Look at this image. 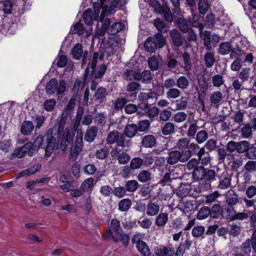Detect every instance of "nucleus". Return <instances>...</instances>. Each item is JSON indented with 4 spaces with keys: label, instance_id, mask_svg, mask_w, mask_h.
I'll list each match as a JSON object with an SVG mask.
<instances>
[{
    "label": "nucleus",
    "instance_id": "1",
    "mask_svg": "<svg viewBox=\"0 0 256 256\" xmlns=\"http://www.w3.org/2000/svg\"><path fill=\"white\" fill-rule=\"evenodd\" d=\"M38 148L45 150V156L49 157L53 152L56 144V138L53 136V130L49 128L44 135H38L32 144Z\"/></svg>",
    "mask_w": 256,
    "mask_h": 256
},
{
    "label": "nucleus",
    "instance_id": "2",
    "mask_svg": "<svg viewBox=\"0 0 256 256\" xmlns=\"http://www.w3.org/2000/svg\"><path fill=\"white\" fill-rule=\"evenodd\" d=\"M108 236L114 242H120L126 248L130 241L128 234L123 233L120 222L116 218L110 221V228L107 231Z\"/></svg>",
    "mask_w": 256,
    "mask_h": 256
},
{
    "label": "nucleus",
    "instance_id": "3",
    "mask_svg": "<svg viewBox=\"0 0 256 256\" xmlns=\"http://www.w3.org/2000/svg\"><path fill=\"white\" fill-rule=\"evenodd\" d=\"M127 3V0H100V2L94 4V14L98 16L102 10L100 16L111 13L116 8H120Z\"/></svg>",
    "mask_w": 256,
    "mask_h": 256
},
{
    "label": "nucleus",
    "instance_id": "4",
    "mask_svg": "<svg viewBox=\"0 0 256 256\" xmlns=\"http://www.w3.org/2000/svg\"><path fill=\"white\" fill-rule=\"evenodd\" d=\"M192 154L191 150L180 152L177 150H174L168 153L166 162L171 166L176 164L178 162L186 163L191 158Z\"/></svg>",
    "mask_w": 256,
    "mask_h": 256
},
{
    "label": "nucleus",
    "instance_id": "5",
    "mask_svg": "<svg viewBox=\"0 0 256 256\" xmlns=\"http://www.w3.org/2000/svg\"><path fill=\"white\" fill-rule=\"evenodd\" d=\"M218 52L222 56L230 54V58L233 60L235 56H240V52H242V48L238 44L234 47L230 42H222L219 45Z\"/></svg>",
    "mask_w": 256,
    "mask_h": 256
},
{
    "label": "nucleus",
    "instance_id": "6",
    "mask_svg": "<svg viewBox=\"0 0 256 256\" xmlns=\"http://www.w3.org/2000/svg\"><path fill=\"white\" fill-rule=\"evenodd\" d=\"M83 134L81 130H78L74 144L70 148V160L74 162L76 159L83 148Z\"/></svg>",
    "mask_w": 256,
    "mask_h": 256
},
{
    "label": "nucleus",
    "instance_id": "7",
    "mask_svg": "<svg viewBox=\"0 0 256 256\" xmlns=\"http://www.w3.org/2000/svg\"><path fill=\"white\" fill-rule=\"evenodd\" d=\"M204 41V45L208 51H211L212 46L216 47L220 40V37L216 34H212L210 31L204 30L201 37Z\"/></svg>",
    "mask_w": 256,
    "mask_h": 256
},
{
    "label": "nucleus",
    "instance_id": "8",
    "mask_svg": "<svg viewBox=\"0 0 256 256\" xmlns=\"http://www.w3.org/2000/svg\"><path fill=\"white\" fill-rule=\"evenodd\" d=\"M169 35L172 48H178L184 45L185 48V36L178 30L173 28L170 32Z\"/></svg>",
    "mask_w": 256,
    "mask_h": 256
},
{
    "label": "nucleus",
    "instance_id": "9",
    "mask_svg": "<svg viewBox=\"0 0 256 256\" xmlns=\"http://www.w3.org/2000/svg\"><path fill=\"white\" fill-rule=\"evenodd\" d=\"M106 141V143L110 145L116 143V146H121L122 148L125 147L124 134H119L118 132L116 130H114L110 132L107 136Z\"/></svg>",
    "mask_w": 256,
    "mask_h": 256
},
{
    "label": "nucleus",
    "instance_id": "10",
    "mask_svg": "<svg viewBox=\"0 0 256 256\" xmlns=\"http://www.w3.org/2000/svg\"><path fill=\"white\" fill-rule=\"evenodd\" d=\"M218 176V174L214 170L206 169L204 178V181L200 184L202 188L205 190L210 189L212 182L216 180Z\"/></svg>",
    "mask_w": 256,
    "mask_h": 256
},
{
    "label": "nucleus",
    "instance_id": "11",
    "mask_svg": "<svg viewBox=\"0 0 256 256\" xmlns=\"http://www.w3.org/2000/svg\"><path fill=\"white\" fill-rule=\"evenodd\" d=\"M124 88L128 92L126 96H129L132 100L136 99L138 94L136 91L140 89V84L136 80L132 81L126 86Z\"/></svg>",
    "mask_w": 256,
    "mask_h": 256
},
{
    "label": "nucleus",
    "instance_id": "12",
    "mask_svg": "<svg viewBox=\"0 0 256 256\" xmlns=\"http://www.w3.org/2000/svg\"><path fill=\"white\" fill-rule=\"evenodd\" d=\"M228 156H230L231 161L230 163V170L236 172V175L238 176L240 172H238V169L243 165L244 160L240 157H235L233 154H228Z\"/></svg>",
    "mask_w": 256,
    "mask_h": 256
},
{
    "label": "nucleus",
    "instance_id": "13",
    "mask_svg": "<svg viewBox=\"0 0 256 256\" xmlns=\"http://www.w3.org/2000/svg\"><path fill=\"white\" fill-rule=\"evenodd\" d=\"M98 58V54L96 53H95L94 54H93L92 59L90 60L88 65H90V68L91 69V71L88 74V76L87 78H86V79L85 75H84L83 83L84 84L88 83L90 80H96V78H94V69L96 66Z\"/></svg>",
    "mask_w": 256,
    "mask_h": 256
},
{
    "label": "nucleus",
    "instance_id": "14",
    "mask_svg": "<svg viewBox=\"0 0 256 256\" xmlns=\"http://www.w3.org/2000/svg\"><path fill=\"white\" fill-rule=\"evenodd\" d=\"M219 184L217 188L220 190H226L231 186L232 176L226 172H223L218 176Z\"/></svg>",
    "mask_w": 256,
    "mask_h": 256
},
{
    "label": "nucleus",
    "instance_id": "15",
    "mask_svg": "<svg viewBox=\"0 0 256 256\" xmlns=\"http://www.w3.org/2000/svg\"><path fill=\"white\" fill-rule=\"evenodd\" d=\"M154 252L157 256H173L174 250L172 247L160 246L154 248Z\"/></svg>",
    "mask_w": 256,
    "mask_h": 256
},
{
    "label": "nucleus",
    "instance_id": "16",
    "mask_svg": "<svg viewBox=\"0 0 256 256\" xmlns=\"http://www.w3.org/2000/svg\"><path fill=\"white\" fill-rule=\"evenodd\" d=\"M137 81L142 82V84H148L152 80V74L150 70H144L142 72H138Z\"/></svg>",
    "mask_w": 256,
    "mask_h": 256
},
{
    "label": "nucleus",
    "instance_id": "17",
    "mask_svg": "<svg viewBox=\"0 0 256 256\" xmlns=\"http://www.w3.org/2000/svg\"><path fill=\"white\" fill-rule=\"evenodd\" d=\"M209 88V83L208 82L206 78L203 76L201 80L198 79V86L195 84H194L192 88H194L196 91H198L200 89V92L204 96H206L208 92Z\"/></svg>",
    "mask_w": 256,
    "mask_h": 256
},
{
    "label": "nucleus",
    "instance_id": "18",
    "mask_svg": "<svg viewBox=\"0 0 256 256\" xmlns=\"http://www.w3.org/2000/svg\"><path fill=\"white\" fill-rule=\"evenodd\" d=\"M224 96L219 90L213 92L210 96V100L212 106L218 107L222 102Z\"/></svg>",
    "mask_w": 256,
    "mask_h": 256
},
{
    "label": "nucleus",
    "instance_id": "19",
    "mask_svg": "<svg viewBox=\"0 0 256 256\" xmlns=\"http://www.w3.org/2000/svg\"><path fill=\"white\" fill-rule=\"evenodd\" d=\"M156 143V138L152 134H148L142 138L141 145L145 148H152Z\"/></svg>",
    "mask_w": 256,
    "mask_h": 256
},
{
    "label": "nucleus",
    "instance_id": "20",
    "mask_svg": "<svg viewBox=\"0 0 256 256\" xmlns=\"http://www.w3.org/2000/svg\"><path fill=\"white\" fill-rule=\"evenodd\" d=\"M157 13L160 14L163 18L168 22H172L174 20L172 12L167 4L162 5Z\"/></svg>",
    "mask_w": 256,
    "mask_h": 256
},
{
    "label": "nucleus",
    "instance_id": "21",
    "mask_svg": "<svg viewBox=\"0 0 256 256\" xmlns=\"http://www.w3.org/2000/svg\"><path fill=\"white\" fill-rule=\"evenodd\" d=\"M108 92L106 88H98L94 96V99L98 104H102L106 100Z\"/></svg>",
    "mask_w": 256,
    "mask_h": 256
},
{
    "label": "nucleus",
    "instance_id": "22",
    "mask_svg": "<svg viewBox=\"0 0 256 256\" xmlns=\"http://www.w3.org/2000/svg\"><path fill=\"white\" fill-rule=\"evenodd\" d=\"M175 22L178 27L180 28V31L183 33H186L192 28L189 26L188 22L183 17H178L175 20Z\"/></svg>",
    "mask_w": 256,
    "mask_h": 256
},
{
    "label": "nucleus",
    "instance_id": "23",
    "mask_svg": "<svg viewBox=\"0 0 256 256\" xmlns=\"http://www.w3.org/2000/svg\"><path fill=\"white\" fill-rule=\"evenodd\" d=\"M206 169L204 166H200L194 170L192 172V176L195 181H200L204 180V174Z\"/></svg>",
    "mask_w": 256,
    "mask_h": 256
},
{
    "label": "nucleus",
    "instance_id": "24",
    "mask_svg": "<svg viewBox=\"0 0 256 256\" xmlns=\"http://www.w3.org/2000/svg\"><path fill=\"white\" fill-rule=\"evenodd\" d=\"M137 125L134 124H128L124 128V141L126 140V137L129 138H133L136 136L138 132Z\"/></svg>",
    "mask_w": 256,
    "mask_h": 256
},
{
    "label": "nucleus",
    "instance_id": "25",
    "mask_svg": "<svg viewBox=\"0 0 256 256\" xmlns=\"http://www.w3.org/2000/svg\"><path fill=\"white\" fill-rule=\"evenodd\" d=\"M41 168V164H37L32 167L27 168L19 172L16 176V178H19L22 176H28L30 175L35 174Z\"/></svg>",
    "mask_w": 256,
    "mask_h": 256
},
{
    "label": "nucleus",
    "instance_id": "26",
    "mask_svg": "<svg viewBox=\"0 0 256 256\" xmlns=\"http://www.w3.org/2000/svg\"><path fill=\"white\" fill-rule=\"evenodd\" d=\"M33 123L29 120L24 121L20 126V132L24 136H29L34 129Z\"/></svg>",
    "mask_w": 256,
    "mask_h": 256
},
{
    "label": "nucleus",
    "instance_id": "27",
    "mask_svg": "<svg viewBox=\"0 0 256 256\" xmlns=\"http://www.w3.org/2000/svg\"><path fill=\"white\" fill-rule=\"evenodd\" d=\"M240 56H235V60L232 62L230 66V68L233 71H238L240 70L242 66V56L243 55H245V52L242 49V52H240Z\"/></svg>",
    "mask_w": 256,
    "mask_h": 256
},
{
    "label": "nucleus",
    "instance_id": "28",
    "mask_svg": "<svg viewBox=\"0 0 256 256\" xmlns=\"http://www.w3.org/2000/svg\"><path fill=\"white\" fill-rule=\"evenodd\" d=\"M98 128L96 126H92L86 130L84 135V140L88 142H92L98 134Z\"/></svg>",
    "mask_w": 256,
    "mask_h": 256
},
{
    "label": "nucleus",
    "instance_id": "29",
    "mask_svg": "<svg viewBox=\"0 0 256 256\" xmlns=\"http://www.w3.org/2000/svg\"><path fill=\"white\" fill-rule=\"evenodd\" d=\"M138 72L132 69L127 68L122 74L124 80L132 82L134 80L137 81Z\"/></svg>",
    "mask_w": 256,
    "mask_h": 256
},
{
    "label": "nucleus",
    "instance_id": "30",
    "mask_svg": "<svg viewBox=\"0 0 256 256\" xmlns=\"http://www.w3.org/2000/svg\"><path fill=\"white\" fill-rule=\"evenodd\" d=\"M178 64V61L174 57L173 55L168 57L166 65L168 70L172 72H175Z\"/></svg>",
    "mask_w": 256,
    "mask_h": 256
},
{
    "label": "nucleus",
    "instance_id": "31",
    "mask_svg": "<svg viewBox=\"0 0 256 256\" xmlns=\"http://www.w3.org/2000/svg\"><path fill=\"white\" fill-rule=\"evenodd\" d=\"M190 140L186 138H180L176 143V147L177 150L180 152L186 151V150H190L189 148Z\"/></svg>",
    "mask_w": 256,
    "mask_h": 256
},
{
    "label": "nucleus",
    "instance_id": "32",
    "mask_svg": "<svg viewBox=\"0 0 256 256\" xmlns=\"http://www.w3.org/2000/svg\"><path fill=\"white\" fill-rule=\"evenodd\" d=\"M154 24L160 33H166L168 31V27L166 22L160 18H156L154 22Z\"/></svg>",
    "mask_w": 256,
    "mask_h": 256
},
{
    "label": "nucleus",
    "instance_id": "33",
    "mask_svg": "<svg viewBox=\"0 0 256 256\" xmlns=\"http://www.w3.org/2000/svg\"><path fill=\"white\" fill-rule=\"evenodd\" d=\"M124 28V25L119 22L113 23L107 30L108 34L114 35L120 32Z\"/></svg>",
    "mask_w": 256,
    "mask_h": 256
},
{
    "label": "nucleus",
    "instance_id": "34",
    "mask_svg": "<svg viewBox=\"0 0 256 256\" xmlns=\"http://www.w3.org/2000/svg\"><path fill=\"white\" fill-rule=\"evenodd\" d=\"M136 248L139 252L144 256H150V251L146 244L142 240H138Z\"/></svg>",
    "mask_w": 256,
    "mask_h": 256
},
{
    "label": "nucleus",
    "instance_id": "35",
    "mask_svg": "<svg viewBox=\"0 0 256 256\" xmlns=\"http://www.w3.org/2000/svg\"><path fill=\"white\" fill-rule=\"evenodd\" d=\"M140 186V184L136 180H129L125 182L124 186L126 192H136Z\"/></svg>",
    "mask_w": 256,
    "mask_h": 256
},
{
    "label": "nucleus",
    "instance_id": "36",
    "mask_svg": "<svg viewBox=\"0 0 256 256\" xmlns=\"http://www.w3.org/2000/svg\"><path fill=\"white\" fill-rule=\"evenodd\" d=\"M144 46L146 50L150 53L154 52L158 48L155 41L152 37H149L146 39L144 42Z\"/></svg>",
    "mask_w": 256,
    "mask_h": 256
},
{
    "label": "nucleus",
    "instance_id": "37",
    "mask_svg": "<svg viewBox=\"0 0 256 256\" xmlns=\"http://www.w3.org/2000/svg\"><path fill=\"white\" fill-rule=\"evenodd\" d=\"M176 126L172 122H166L162 128V133L164 136L171 134L175 132Z\"/></svg>",
    "mask_w": 256,
    "mask_h": 256
},
{
    "label": "nucleus",
    "instance_id": "38",
    "mask_svg": "<svg viewBox=\"0 0 256 256\" xmlns=\"http://www.w3.org/2000/svg\"><path fill=\"white\" fill-rule=\"evenodd\" d=\"M137 178L138 180L141 182H148L152 178V173L148 170H142L139 172Z\"/></svg>",
    "mask_w": 256,
    "mask_h": 256
},
{
    "label": "nucleus",
    "instance_id": "39",
    "mask_svg": "<svg viewBox=\"0 0 256 256\" xmlns=\"http://www.w3.org/2000/svg\"><path fill=\"white\" fill-rule=\"evenodd\" d=\"M182 58L184 64V69L185 71L189 72L192 68V64L190 55L187 52H184L182 55Z\"/></svg>",
    "mask_w": 256,
    "mask_h": 256
},
{
    "label": "nucleus",
    "instance_id": "40",
    "mask_svg": "<svg viewBox=\"0 0 256 256\" xmlns=\"http://www.w3.org/2000/svg\"><path fill=\"white\" fill-rule=\"evenodd\" d=\"M238 78L242 82H244L248 81L249 78L253 79L254 76H251V69L250 68H245L239 73Z\"/></svg>",
    "mask_w": 256,
    "mask_h": 256
},
{
    "label": "nucleus",
    "instance_id": "41",
    "mask_svg": "<svg viewBox=\"0 0 256 256\" xmlns=\"http://www.w3.org/2000/svg\"><path fill=\"white\" fill-rule=\"evenodd\" d=\"M176 194L180 198L186 197L189 194L188 186L186 184L182 183L176 188Z\"/></svg>",
    "mask_w": 256,
    "mask_h": 256
},
{
    "label": "nucleus",
    "instance_id": "42",
    "mask_svg": "<svg viewBox=\"0 0 256 256\" xmlns=\"http://www.w3.org/2000/svg\"><path fill=\"white\" fill-rule=\"evenodd\" d=\"M204 60L206 68L212 67L215 62L214 53L208 51L204 55Z\"/></svg>",
    "mask_w": 256,
    "mask_h": 256
},
{
    "label": "nucleus",
    "instance_id": "43",
    "mask_svg": "<svg viewBox=\"0 0 256 256\" xmlns=\"http://www.w3.org/2000/svg\"><path fill=\"white\" fill-rule=\"evenodd\" d=\"M186 33L188 34L186 38H185V48H189L192 46L190 42L196 40L197 35L192 28H190Z\"/></svg>",
    "mask_w": 256,
    "mask_h": 256
},
{
    "label": "nucleus",
    "instance_id": "44",
    "mask_svg": "<svg viewBox=\"0 0 256 256\" xmlns=\"http://www.w3.org/2000/svg\"><path fill=\"white\" fill-rule=\"evenodd\" d=\"M174 170L165 172L162 178L160 180L159 184L162 186L169 185L170 182H172V178L174 176Z\"/></svg>",
    "mask_w": 256,
    "mask_h": 256
},
{
    "label": "nucleus",
    "instance_id": "45",
    "mask_svg": "<svg viewBox=\"0 0 256 256\" xmlns=\"http://www.w3.org/2000/svg\"><path fill=\"white\" fill-rule=\"evenodd\" d=\"M210 216L214 218H219L222 213V209L221 206L218 204H214L210 208Z\"/></svg>",
    "mask_w": 256,
    "mask_h": 256
},
{
    "label": "nucleus",
    "instance_id": "46",
    "mask_svg": "<svg viewBox=\"0 0 256 256\" xmlns=\"http://www.w3.org/2000/svg\"><path fill=\"white\" fill-rule=\"evenodd\" d=\"M71 52L74 58L80 60L83 53L82 45L80 44H76L72 49Z\"/></svg>",
    "mask_w": 256,
    "mask_h": 256
},
{
    "label": "nucleus",
    "instance_id": "47",
    "mask_svg": "<svg viewBox=\"0 0 256 256\" xmlns=\"http://www.w3.org/2000/svg\"><path fill=\"white\" fill-rule=\"evenodd\" d=\"M192 18L189 19L190 23L195 28H198L200 30V34L201 37H202V30L204 28V25L202 23H201L198 18V16L195 14H194L193 12L192 14Z\"/></svg>",
    "mask_w": 256,
    "mask_h": 256
},
{
    "label": "nucleus",
    "instance_id": "48",
    "mask_svg": "<svg viewBox=\"0 0 256 256\" xmlns=\"http://www.w3.org/2000/svg\"><path fill=\"white\" fill-rule=\"evenodd\" d=\"M160 210L159 206L154 202H149L147 205L146 214L150 216H156Z\"/></svg>",
    "mask_w": 256,
    "mask_h": 256
},
{
    "label": "nucleus",
    "instance_id": "49",
    "mask_svg": "<svg viewBox=\"0 0 256 256\" xmlns=\"http://www.w3.org/2000/svg\"><path fill=\"white\" fill-rule=\"evenodd\" d=\"M57 84V80L51 78L47 83L46 86V92L47 94L52 95L56 93L55 85Z\"/></svg>",
    "mask_w": 256,
    "mask_h": 256
},
{
    "label": "nucleus",
    "instance_id": "50",
    "mask_svg": "<svg viewBox=\"0 0 256 256\" xmlns=\"http://www.w3.org/2000/svg\"><path fill=\"white\" fill-rule=\"evenodd\" d=\"M132 204V200L130 199H122L118 204V209L122 212L128 211L130 208Z\"/></svg>",
    "mask_w": 256,
    "mask_h": 256
},
{
    "label": "nucleus",
    "instance_id": "51",
    "mask_svg": "<svg viewBox=\"0 0 256 256\" xmlns=\"http://www.w3.org/2000/svg\"><path fill=\"white\" fill-rule=\"evenodd\" d=\"M56 93V96L62 95L66 89V82L64 80H57V84L55 85Z\"/></svg>",
    "mask_w": 256,
    "mask_h": 256
},
{
    "label": "nucleus",
    "instance_id": "52",
    "mask_svg": "<svg viewBox=\"0 0 256 256\" xmlns=\"http://www.w3.org/2000/svg\"><path fill=\"white\" fill-rule=\"evenodd\" d=\"M83 20L88 26H91L93 23V12L91 9H86L83 13Z\"/></svg>",
    "mask_w": 256,
    "mask_h": 256
},
{
    "label": "nucleus",
    "instance_id": "53",
    "mask_svg": "<svg viewBox=\"0 0 256 256\" xmlns=\"http://www.w3.org/2000/svg\"><path fill=\"white\" fill-rule=\"evenodd\" d=\"M168 221V214L166 212L160 213L156 217L155 224L158 226H164Z\"/></svg>",
    "mask_w": 256,
    "mask_h": 256
},
{
    "label": "nucleus",
    "instance_id": "54",
    "mask_svg": "<svg viewBox=\"0 0 256 256\" xmlns=\"http://www.w3.org/2000/svg\"><path fill=\"white\" fill-rule=\"evenodd\" d=\"M226 202L230 206L236 205L238 202V195L233 191L226 196Z\"/></svg>",
    "mask_w": 256,
    "mask_h": 256
},
{
    "label": "nucleus",
    "instance_id": "55",
    "mask_svg": "<svg viewBox=\"0 0 256 256\" xmlns=\"http://www.w3.org/2000/svg\"><path fill=\"white\" fill-rule=\"evenodd\" d=\"M148 62L150 70L154 72L159 69V62L156 56H151L148 60Z\"/></svg>",
    "mask_w": 256,
    "mask_h": 256
},
{
    "label": "nucleus",
    "instance_id": "56",
    "mask_svg": "<svg viewBox=\"0 0 256 256\" xmlns=\"http://www.w3.org/2000/svg\"><path fill=\"white\" fill-rule=\"evenodd\" d=\"M107 66L106 64H102L98 67L94 69V78H102L106 72Z\"/></svg>",
    "mask_w": 256,
    "mask_h": 256
},
{
    "label": "nucleus",
    "instance_id": "57",
    "mask_svg": "<svg viewBox=\"0 0 256 256\" xmlns=\"http://www.w3.org/2000/svg\"><path fill=\"white\" fill-rule=\"evenodd\" d=\"M248 147L244 156L249 160H253L256 159V146L250 144V146Z\"/></svg>",
    "mask_w": 256,
    "mask_h": 256
},
{
    "label": "nucleus",
    "instance_id": "58",
    "mask_svg": "<svg viewBox=\"0 0 256 256\" xmlns=\"http://www.w3.org/2000/svg\"><path fill=\"white\" fill-rule=\"evenodd\" d=\"M190 82L188 78L184 76H181L177 79L176 85L182 90H186L189 86Z\"/></svg>",
    "mask_w": 256,
    "mask_h": 256
},
{
    "label": "nucleus",
    "instance_id": "59",
    "mask_svg": "<svg viewBox=\"0 0 256 256\" xmlns=\"http://www.w3.org/2000/svg\"><path fill=\"white\" fill-rule=\"evenodd\" d=\"M208 132L205 130H201L197 132L196 135V140L198 144L204 142L208 138Z\"/></svg>",
    "mask_w": 256,
    "mask_h": 256
},
{
    "label": "nucleus",
    "instance_id": "60",
    "mask_svg": "<svg viewBox=\"0 0 256 256\" xmlns=\"http://www.w3.org/2000/svg\"><path fill=\"white\" fill-rule=\"evenodd\" d=\"M152 38L158 48H162L166 43V40L162 33L158 32Z\"/></svg>",
    "mask_w": 256,
    "mask_h": 256
},
{
    "label": "nucleus",
    "instance_id": "61",
    "mask_svg": "<svg viewBox=\"0 0 256 256\" xmlns=\"http://www.w3.org/2000/svg\"><path fill=\"white\" fill-rule=\"evenodd\" d=\"M56 104L54 98L46 100L43 103V108L47 112H52L55 108Z\"/></svg>",
    "mask_w": 256,
    "mask_h": 256
},
{
    "label": "nucleus",
    "instance_id": "62",
    "mask_svg": "<svg viewBox=\"0 0 256 256\" xmlns=\"http://www.w3.org/2000/svg\"><path fill=\"white\" fill-rule=\"evenodd\" d=\"M142 166V159L140 157H135L130 161V166L132 170L140 168Z\"/></svg>",
    "mask_w": 256,
    "mask_h": 256
},
{
    "label": "nucleus",
    "instance_id": "63",
    "mask_svg": "<svg viewBox=\"0 0 256 256\" xmlns=\"http://www.w3.org/2000/svg\"><path fill=\"white\" fill-rule=\"evenodd\" d=\"M117 160L119 164L122 165L126 164L130 160V156L128 153L122 152L118 154Z\"/></svg>",
    "mask_w": 256,
    "mask_h": 256
},
{
    "label": "nucleus",
    "instance_id": "64",
    "mask_svg": "<svg viewBox=\"0 0 256 256\" xmlns=\"http://www.w3.org/2000/svg\"><path fill=\"white\" fill-rule=\"evenodd\" d=\"M243 170L253 173L256 171V160H248L244 165Z\"/></svg>",
    "mask_w": 256,
    "mask_h": 256
}]
</instances>
